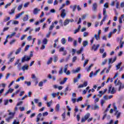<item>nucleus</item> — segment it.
Instances as JSON below:
<instances>
[{
  "instance_id": "obj_16",
  "label": "nucleus",
  "mask_w": 124,
  "mask_h": 124,
  "mask_svg": "<svg viewBox=\"0 0 124 124\" xmlns=\"http://www.w3.org/2000/svg\"><path fill=\"white\" fill-rule=\"evenodd\" d=\"M24 13H25V12L22 11L20 13L16 15V16L15 19L17 20V19H19V18H20L22 16V15H23V14H24Z\"/></svg>"
},
{
  "instance_id": "obj_51",
  "label": "nucleus",
  "mask_w": 124,
  "mask_h": 124,
  "mask_svg": "<svg viewBox=\"0 0 124 124\" xmlns=\"http://www.w3.org/2000/svg\"><path fill=\"white\" fill-rule=\"evenodd\" d=\"M101 106H103V104L105 103V100L101 99L100 101Z\"/></svg>"
},
{
  "instance_id": "obj_45",
  "label": "nucleus",
  "mask_w": 124,
  "mask_h": 124,
  "mask_svg": "<svg viewBox=\"0 0 124 124\" xmlns=\"http://www.w3.org/2000/svg\"><path fill=\"white\" fill-rule=\"evenodd\" d=\"M90 116H91V114L87 113L86 115H85L84 116V118H85V119L88 120V119H89V118H90Z\"/></svg>"
},
{
  "instance_id": "obj_12",
  "label": "nucleus",
  "mask_w": 124,
  "mask_h": 124,
  "mask_svg": "<svg viewBox=\"0 0 124 124\" xmlns=\"http://www.w3.org/2000/svg\"><path fill=\"white\" fill-rule=\"evenodd\" d=\"M97 10V3L96 2H94L93 4L92 10H93V11H96Z\"/></svg>"
},
{
  "instance_id": "obj_18",
  "label": "nucleus",
  "mask_w": 124,
  "mask_h": 124,
  "mask_svg": "<svg viewBox=\"0 0 124 124\" xmlns=\"http://www.w3.org/2000/svg\"><path fill=\"white\" fill-rule=\"evenodd\" d=\"M21 69L23 70V71L28 70L29 69V65H28V64H25L22 67Z\"/></svg>"
},
{
  "instance_id": "obj_47",
  "label": "nucleus",
  "mask_w": 124,
  "mask_h": 124,
  "mask_svg": "<svg viewBox=\"0 0 124 124\" xmlns=\"http://www.w3.org/2000/svg\"><path fill=\"white\" fill-rule=\"evenodd\" d=\"M73 41V38L69 36L68 37V42H72Z\"/></svg>"
},
{
  "instance_id": "obj_25",
  "label": "nucleus",
  "mask_w": 124,
  "mask_h": 124,
  "mask_svg": "<svg viewBox=\"0 0 124 124\" xmlns=\"http://www.w3.org/2000/svg\"><path fill=\"white\" fill-rule=\"evenodd\" d=\"M82 45L83 47H86L89 45V42L87 41H83L82 42Z\"/></svg>"
},
{
  "instance_id": "obj_7",
  "label": "nucleus",
  "mask_w": 124,
  "mask_h": 124,
  "mask_svg": "<svg viewBox=\"0 0 124 124\" xmlns=\"http://www.w3.org/2000/svg\"><path fill=\"white\" fill-rule=\"evenodd\" d=\"M111 93V94H114L115 93H116V90H115V88L112 87V86H109L108 88V93Z\"/></svg>"
},
{
  "instance_id": "obj_55",
  "label": "nucleus",
  "mask_w": 124,
  "mask_h": 124,
  "mask_svg": "<svg viewBox=\"0 0 124 124\" xmlns=\"http://www.w3.org/2000/svg\"><path fill=\"white\" fill-rule=\"evenodd\" d=\"M54 2V0H47V3L48 4H52Z\"/></svg>"
},
{
  "instance_id": "obj_63",
  "label": "nucleus",
  "mask_w": 124,
  "mask_h": 124,
  "mask_svg": "<svg viewBox=\"0 0 124 124\" xmlns=\"http://www.w3.org/2000/svg\"><path fill=\"white\" fill-rule=\"evenodd\" d=\"M26 36H27V35L25 34L23 35L20 38V40H24V39H25Z\"/></svg>"
},
{
  "instance_id": "obj_2",
  "label": "nucleus",
  "mask_w": 124,
  "mask_h": 124,
  "mask_svg": "<svg viewBox=\"0 0 124 124\" xmlns=\"http://www.w3.org/2000/svg\"><path fill=\"white\" fill-rule=\"evenodd\" d=\"M103 15L104 16V17L100 22V26H102V25H103V22H105V20H106V18H107V15H106V8H104L103 9Z\"/></svg>"
},
{
  "instance_id": "obj_58",
  "label": "nucleus",
  "mask_w": 124,
  "mask_h": 124,
  "mask_svg": "<svg viewBox=\"0 0 124 124\" xmlns=\"http://www.w3.org/2000/svg\"><path fill=\"white\" fill-rule=\"evenodd\" d=\"M51 96L53 98H55V97L57 96V94L55 93H51Z\"/></svg>"
},
{
  "instance_id": "obj_41",
  "label": "nucleus",
  "mask_w": 124,
  "mask_h": 124,
  "mask_svg": "<svg viewBox=\"0 0 124 124\" xmlns=\"http://www.w3.org/2000/svg\"><path fill=\"white\" fill-rule=\"evenodd\" d=\"M24 84H25V85H27V86H28V87H30V86L31 85V81H25Z\"/></svg>"
},
{
  "instance_id": "obj_62",
  "label": "nucleus",
  "mask_w": 124,
  "mask_h": 124,
  "mask_svg": "<svg viewBox=\"0 0 124 124\" xmlns=\"http://www.w3.org/2000/svg\"><path fill=\"white\" fill-rule=\"evenodd\" d=\"M4 105H7V104H8L9 101L8 99H5L4 100Z\"/></svg>"
},
{
  "instance_id": "obj_56",
  "label": "nucleus",
  "mask_w": 124,
  "mask_h": 124,
  "mask_svg": "<svg viewBox=\"0 0 124 124\" xmlns=\"http://www.w3.org/2000/svg\"><path fill=\"white\" fill-rule=\"evenodd\" d=\"M22 8H23V4L20 5L18 6V7L17 8V10L19 11H20V10H21Z\"/></svg>"
},
{
  "instance_id": "obj_30",
  "label": "nucleus",
  "mask_w": 124,
  "mask_h": 124,
  "mask_svg": "<svg viewBox=\"0 0 124 124\" xmlns=\"http://www.w3.org/2000/svg\"><path fill=\"white\" fill-rule=\"evenodd\" d=\"M106 92H107V89H104V91H100L99 92V93L101 94L102 95H103V94H104V93H106Z\"/></svg>"
},
{
  "instance_id": "obj_9",
  "label": "nucleus",
  "mask_w": 124,
  "mask_h": 124,
  "mask_svg": "<svg viewBox=\"0 0 124 124\" xmlns=\"http://www.w3.org/2000/svg\"><path fill=\"white\" fill-rule=\"evenodd\" d=\"M68 67V64H66L64 66V73H65L66 74V75H70V71H69V70L67 71Z\"/></svg>"
},
{
  "instance_id": "obj_15",
  "label": "nucleus",
  "mask_w": 124,
  "mask_h": 124,
  "mask_svg": "<svg viewBox=\"0 0 124 124\" xmlns=\"http://www.w3.org/2000/svg\"><path fill=\"white\" fill-rule=\"evenodd\" d=\"M66 16V14H65V10L63 9L61 11V17L62 18H64Z\"/></svg>"
},
{
  "instance_id": "obj_10",
  "label": "nucleus",
  "mask_w": 124,
  "mask_h": 124,
  "mask_svg": "<svg viewBox=\"0 0 124 124\" xmlns=\"http://www.w3.org/2000/svg\"><path fill=\"white\" fill-rule=\"evenodd\" d=\"M92 109L93 110H99V106L97 104H94V105H92Z\"/></svg>"
},
{
  "instance_id": "obj_1",
  "label": "nucleus",
  "mask_w": 124,
  "mask_h": 124,
  "mask_svg": "<svg viewBox=\"0 0 124 124\" xmlns=\"http://www.w3.org/2000/svg\"><path fill=\"white\" fill-rule=\"evenodd\" d=\"M114 84L116 86H119L118 92H121L123 89H124V84H122L121 81L119 80L118 78L115 80Z\"/></svg>"
},
{
  "instance_id": "obj_19",
  "label": "nucleus",
  "mask_w": 124,
  "mask_h": 124,
  "mask_svg": "<svg viewBox=\"0 0 124 124\" xmlns=\"http://www.w3.org/2000/svg\"><path fill=\"white\" fill-rule=\"evenodd\" d=\"M93 66V64H91L89 67L85 68L87 72H89L91 71L92 67Z\"/></svg>"
},
{
  "instance_id": "obj_53",
  "label": "nucleus",
  "mask_w": 124,
  "mask_h": 124,
  "mask_svg": "<svg viewBox=\"0 0 124 124\" xmlns=\"http://www.w3.org/2000/svg\"><path fill=\"white\" fill-rule=\"evenodd\" d=\"M77 60V57L74 56V57H73L72 62H76Z\"/></svg>"
},
{
  "instance_id": "obj_24",
  "label": "nucleus",
  "mask_w": 124,
  "mask_h": 124,
  "mask_svg": "<svg viewBox=\"0 0 124 124\" xmlns=\"http://www.w3.org/2000/svg\"><path fill=\"white\" fill-rule=\"evenodd\" d=\"M68 24H69V19H66L64 20L63 25L65 26H67V25H68Z\"/></svg>"
},
{
  "instance_id": "obj_43",
  "label": "nucleus",
  "mask_w": 124,
  "mask_h": 124,
  "mask_svg": "<svg viewBox=\"0 0 124 124\" xmlns=\"http://www.w3.org/2000/svg\"><path fill=\"white\" fill-rule=\"evenodd\" d=\"M20 63V59H17L16 61L15 62L14 65L15 66H16V65H18V64H19Z\"/></svg>"
},
{
  "instance_id": "obj_26",
  "label": "nucleus",
  "mask_w": 124,
  "mask_h": 124,
  "mask_svg": "<svg viewBox=\"0 0 124 124\" xmlns=\"http://www.w3.org/2000/svg\"><path fill=\"white\" fill-rule=\"evenodd\" d=\"M21 80H22V81H24V80H25V77H21L19 78H17L16 81V82H20V81H21Z\"/></svg>"
},
{
  "instance_id": "obj_39",
  "label": "nucleus",
  "mask_w": 124,
  "mask_h": 124,
  "mask_svg": "<svg viewBox=\"0 0 124 124\" xmlns=\"http://www.w3.org/2000/svg\"><path fill=\"white\" fill-rule=\"evenodd\" d=\"M53 59H54L53 62H58V56H57V55H54V56H53Z\"/></svg>"
},
{
  "instance_id": "obj_35",
  "label": "nucleus",
  "mask_w": 124,
  "mask_h": 124,
  "mask_svg": "<svg viewBox=\"0 0 124 124\" xmlns=\"http://www.w3.org/2000/svg\"><path fill=\"white\" fill-rule=\"evenodd\" d=\"M121 65H122V62L118 63V64L116 65V70H119V69H120Z\"/></svg>"
},
{
  "instance_id": "obj_28",
  "label": "nucleus",
  "mask_w": 124,
  "mask_h": 124,
  "mask_svg": "<svg viewBox=\"0 0 124 124\" xmlns=\"http://www.w3.org/2000/svg\"><path fill=\"white\" fill-rule=\"evenodd\" d=\"M15 9H16V7H14L11 11V12L9 13L10 15H12V14H14L15 13Z\"/></svg>"
},
{
  "instance_id": "obj_50",
  "label": "nucleus",
  "mask_w": 124,
  "mask_h": 124,
  "mask_svg": "<svg viewBox=\"0 0 124 124\" xmlns=\"http://www.w3.org/2000/svg\"><path fill=\"white\" fill-rule=\"evenodd\" d=\"M82 100H83V97H79L77 99V102H79V101H82Z\"/></svg>"
},
{
  "instance_id": "obj_29",
  "label": "nucleus",
  "mask_w": 124,
  "mask_h": 124,
  "mask_svg": "<svg viewBox=\"0 0 124 124\" xmlns=\"http://www.w3.org/2000/svg\"><path fill=\"white\" fill-rule=\"evenodd\" d=\"M61 43H62V45H64V44H65V43H66V40H65V38H62L61 39Z\"/></svg>"
},
{
  "instance_id": "obj_22",
  "label": "nucleus",
  "mask_w": 124,
  "mask_h": 124,
  "mask_svg": "<svg viewBox=\"0 0 124 124\" xmlns=\"http://www.w3.org/2000/svg\"><path fill=\"white\" fill-rule=\"evenodd\" d=\"M60 108H61V106H60V104H57L55 107V111L59 112L60 111Z\"/></svg>"
},
{
  "instance_id": "obj_40",
  "label": "nucleus",
  "mask_w": 124,
  "mask_h": 124,
  "mask_svg": "<svg viewBox=\"0 0 124 124\" xmlns=\"http://www.w3.org/2000/svg\"><path fill=\"white\" fill-rule=\"evenodd\" d=\"M52 62H53V58L51 57L47 61V64H50L52 63Z\"/></svg>"
},
{
  "instance_id": "obj_23",
  "label": "nucleus",
  "mask_w": 124,
  "mask_h": 124,
  "mask_svg": "<svg viewBox=\"0 0 124 124\" xmlns=\"http://www.w3.org/2000/svg\"><path fill=\"white\" fill-rule=\"evenodd\" d=\"M76 7H77V5H75L74 6H73L72 5H71L70 6V8H71V9H73V12L76 10Z\"/></svg>"
},
{
  "instance_id": "obj_34",
  "label": "nucleus",
  "mask_w": 124,
  "mask_h": 124,
  "mask_svg": "<svg viewBox=\"0 0 124 124\" xmlns=\"http://www.w3.org/2000/svg\"><path fill=\"white\" fill-rule=\"evenodd\" d=\"M14 60H15V57L10 58L9 62H8V64H9L10 62H14Z\"/></svg>"
},
{
  "instance_id": "obj_36",
  "label": "nucleus",
  "mask_w": 124,
  "mask_h": 124,
  "mask_svg": "<svg viewBox=\"0 0 124 124\" xmlns=\"http://www.w3.org/2000/svg\"><path fill=\"white\" fill-rule=\"evenodd\" d=\"M42 42H43V44H44V45H46L47 43H48V40H47L46 38H44Z\"/></svg>"
},
{
  "instance_id": "obj_5",
  "label": "nucleus",
  "mask_w": 124,
  "mask_h": 124,
  "mask_svg": "<svg viewBox=\"0 0 124 124\" xmlns=\"http://www.w3.org/2000/svg\"><path fill=\"white\" fill-rule=\"evenodd\" d=\"M16 112H9V115L11 116L9 117L8 118L6 119V121H7L8 123H9V121L11 120V119H13L14 115H15Z\"/></svg>"
},
{
  "instance_id": "obj_31",
  "label": "nucleus",
  "mask_w": 124,
  "mask_h": 124,
  "mask_svg": "<svg viewBox=\"0 0 124 124\" xmlns=\"http://www.w3.org/2000/svg\"><path fill=\"white\" fill-rule=\"evenodd\" d=\"M53 103V101L50 100L49 102H47L46 103L47 107H51V105H52V104Z\"/></svg>"
},
{
  "instance_id": "obj_20",
  "label": "nucleus",
  "mask_w": 124,
  "mask_h": 124,
  "mask_svg": "<svg viewBox=\"0 0 124 124\" xmlns=\"http://www.w3.org/2000/svg\"><path fill=\"white\" fill-rule=\"evenodd\" d=\"M15 34H16V32H13L12 34L8 35L6 37V39H8V38H12V37L15 36Z\"/></svg>"
},
{
  "instance_id": "obj_64",
  "label": "nucleus",
  "mask_w": 124,
  "mask_h": 124,
  "mask_svg": "<svg viewBox=\"0 0 124 124\" xmlns=\"http://www.w3.org/2000/svg\"><path fill=\"white\" fill-rule=\"evenodd\" d=\"M31 78L32 79H36V76H35V75L34 74H33L31 75Z\"/></svg>"
},
{
  "instance_id": "obj_3",
  "label": "nucleus",
  "mask_w": 124,
  "mask_h": 124,
  "mask_svg": "<svg viewBox=\"0 0 124 124\" xmlns=\"http://www.w3.org/2000/svg\"><path fill=\"white\" fill-rule=\"evenodd\" d=\"M100 46V45L97 44L95 45L94 44L91 47V51H94V52H96L97 50H98V48Z\"/></svg>"
},
{
  "instance_id": "obj_11",
  "label": "nucleus",
  "mask_w": 124,
  "mask_h": 124,
  "mask_svg": "<svg viewBox=\"0 0 124 124\" xmlns=\"http://www.w3.org/2000/svg\"><path fill=\"white\" fill-rule=\"evenodd\" d=\"M88 86V81H85L83 84H80L78 86V89L85 88Z\"/></svg>"
},
{
  "instance_id": "obj_61",
  "label": "nucleus",
  "mask_w": 124,
  "mask_h": 124,
  "mask_svg": "<svg viewBox=\"0 0 124 124\" xmlns=\"http://www.w3.org/2000/svg\"><path fill=\"white\" fill-rule=\"evenodd\" d=\"M53 124V121H50L49 123L45 122H43V124Z\"/></svg>"
},
{
  "instance_id": "obj_21",
  "label": "nucleus",
  "mask_w": 124,
  "mask_h": 124,
  "mask_svg": "<svg viewBox=\"0 0 124 124\" xmlns=\"http://www.w3.org/2000/svg\"><path fill=\"white\" fill-rule=\"evenodd\" d=\"M28 20H29V15H26L23 18V22H26Z\"/></svg>"
},
{
  "instance_id": "obj_8",
  "label": "nucleus",
  "mask_w": 124,
  "mask_h": 124,
  "mask_svg": "<svg viewBox=\"0 0 124 124\" xmlns=\"http://www.w3.org/2000/svg\"><path fill=\"white\" fill-rule=\"evenodd\" d=\"M100 71V69H98V70H97L95 73H93V71H92L90 73V75L89 76V77H90V78H92V77H93V75H94V76H96L97 75V73H98V72H99Z\"/></svg>"
},
{
  "instance_id": "obj_17",
  "label": "nucleus",
  "mask_w": 124,
  "mask_h": 124,
  "mask_svg": "<svg viewBox=\"0 0 124 124\" xmlns=\"http://www.w3.org/2000/svg\"><path fill=\"white\" fill-rule=\"evenodd\" d=\"M80 70H81V68L78 67L76 70L74 69L72 70V73H73L74 74H75V73H78Z\"/></svg>"
},
{
  "instance_id": "obj_32",
  "label": "nucleus",
  "mask_w": 124,
  "mask_h": 124,
  "mask_svg": "<svg viewBox=\"0 0 124 124\" xmlns=\"http://www.w3.org/2000/svg\"><path fill=\"white\" fill-rule=\"evenodd\" d=\"M88 90H90V86L87 87L86 88V90H84L82 92L83 94H86L87 93V91H88Z\"/></svg>"
},
{
  "instance_id": "obj_59",
  "label": "nucleus",
  "mask_w": 124,
  "mask_h": 124,
  "mask_svg": "<svg viewBox=\"0 0 124 124\" xmlns=\"http://www.w3.org/2000/svg\"><path fill=\"white\" fill-rule=\"evenodd\" d=\"M89 35V32H84L83 33V36L84 37H86V36H88Z\"/></svg>"
},
{
  "instance_id": "obj_44",
  "label": "nucleus",
  "mask_w": 124,
  "mask_h": 124,
  "mask_svg": "<svg viewBox=\"0 0 124 124\" xmlns=\"http://www.w3.org/2000/svg\"><path fill=\"white\" fill-rule=\"evenodd\" d=\"M113 109H114V112H117V111H119L117 110L118 108H117L115 103L113 104Z\"/></svg>"
},
{
  "instance_id": "obj_6",
  "label": "nucleus",
  "mask_w": 124,
  "mask_h": 124,
  "mask_svg": "<svg viewBox=\"0 0 124 124\" xmlns=\"http://www.w3.org/2000/svg\"><path fill=\"white\" fill-rule=\"evenodd\" d=\"M117 60V58L115 57L113 60V58H110L108 59V69H110L111 68V65H110V63H113V62H116V60Z\"/></svg>"
},
{
  "instance_id": "obj_54",
  "label": "nucleus",
  "mask_w": 124,
  "mask_h": 124,
  "mask_svg": "<svg viewBox=\"0 0 124 124\" xmlns=\"http://www.w3.org/2000/svg\"><path fill=\"white\" fill-rule=\"evenodd\" d=\"M20 122L17 121L16 119L14 120V122H13V124H19Z\"/></svg>"
},
{
  "instance_id": "obj_46",
  "label": "nucleus",
  "mask_w": 124,
  "mask_h": 124,
  "mask_svg": "<svg viewBox=\"0 0 124 124\" xmlns=\"http://www.w3.org/2000/svg\"><path fill=\"white\" fill-rule=\"evenodd\" d=\"M88 62H89V60H85L84 63L83 64L84 67H85V66H86V65L88 64Z\"/></svg>"
},
{
  "instance_id": "obj_37",
  "label": "nucleus",
  "mask_w": 124,
  "mask_h": 124,
  "mask_svg": "<svg viewBox=\"0 0 124 124\" xmlns=\"http://www.w3.org/2000/svg\"><path fill=\"white\" fill-rule=\"evenodd\" d=\"M94 37H95L96 40H99L100 39V35H96V34H94Z\"/></svg>"
},
{
  "instance_id": "obj_49",
  "label": "nucleus",
  "mask_w": 124,
  "mask_h": 124,
  "mask_svg": "<svg viewBox=\"0 0 124 124\" xmlns=\"http://www.w3.org/2000/svg\"><path fill=\"white\" fill-rule=\"evenodd\" d=\"M30 47V46L28 45L25 46V48L24 49V51L26 52L27 51H28V50H29V48Z\"/></svg>"
},
{
  "instance_id": "obj_4",
  "label": "nucleus",
  "mask_w": 124,
  "mask_h": 124,
  "mask_svg": "<svg viewBox=\"0 0 124 124\" xmlns=\"http://www.w3.org/2000/svg\"><path fill=\"white\" fill-rule=\"evenodd\" d=\"M31 60V57H29L28 55H24L23 57L22 58L21 62H29Z\"/></svg>"
},
{
  "instance_id": "obj_38",
  "label": "nucleus",
  "mask_w": 124,
  "mask_h": 124,
  "mask_svg": "<svg viewBox=\"0 0 124 124\" xmlns=\"http://www.w3.org/2000/svg\"><path fill=\"white\" fill-rule=\"evenodd\" d=\"M55 28V25H54V22H52L51 25L50 26L49 28V31H52L53 29Z\"/></svg>"
},
{
  "instance_id": "obj_60",
  "label": "nucleus",
  "mask_w": 124,
  "mask_h": 124,
  "mask_svg": "<svg viewBox=\"0 0 124 124\" xmlns=\"http://www.w3.org/2000/svg\"><path fill=\"white\" fill-rule=\"evenodd\" d=\"M13 24L14 25H18V24H19V21L17 20H15L13 22Z\"/></svg>"
},
{
  "instance_id": "obj_42",
  "label": "nucleus",
  "mask_w": 124,
  "mask_h": 124,
  "mask_svg": "<svg viewBox=\"0 0 124 124\" xmlns=\"http://www.w3.org/2000/svg\"><path fill=\"white\" fill-rule=\"evenodd\" d=\"M21 50H22V48L19 47L16 52V55H18V54H19L20 52H21Z\"/></svg>"
},
{
  "instance_id": "obj_14",
  "label": "nucleus",
  "mask_w": 124,
  "mask_h": 124,
  "mask_svg": "<svg viewBox=\"0 0 124 124\" xmlns=\"http://www.w3.org/2000/svg\"><path fill=\"white\" fill-rule=\"evenodd\" d=\"M121 115H122V112L119 111H116L115 113V116H116V119H120L121 118Z\"/></svg>"
},
{
  "instance_id": "obj_33",
  "label": "nucleus",
  "mask_w": 124,
  "mask_h": 124,
  "mask_svg": "<svg viewBox=\"0 0 124 124\" xmlns=\"http://www.w3.org/2000/svg\"><path fill=\"white\" fill-rule=\"evenodd\" d=\"M67 81V78H65L64 79L60 82L61 85H63V84L65 83V82Z\"/></svg>"
},
{
  "instance_id": "obj_57",
  "label": "nucleus",
  "mask_w": 124,
  "mask_h": 124,
  "mask_svg": "<svg viewBox=\"0 0 124 124\" xmlns=\"http://www.w3.org/2000/svg\"><path fill=\"white\" fill-rule=\"evenodd\" d=\"M22 66V64L21 63H20L19 64H18L17 66V69H18L19 70H21V66Z\"/></svg>"
},
{
  "instance_id": "obj_27",
  "label": "nucleus",
  "mask_w": 124,
  "mask_h": 124,
  "mask_svg": "<svg viewBox=\"0 0 124 124\" xmlns=\"http://www.w3.org/2000/svg\"><path fill=\"white\" fill-rule=\"evenodd\" d=\"M83 50H84V48L83 47H81L80 49V50L77 51V55H80L83 52Z\"/></svg>"
},
{
  "instance_id": "obj_48",
  "label": "nucleus",
  "mask_w": 124,
  "mask_h": 124,
  "mask_svg": "<svg viewBox=\"0 0 124 124\" xmlns=\"http://www.w3.org/2000/svg\"><path fill=\"white\" fill-rule=\"evenodd\" d=\"M98 101H99V98H95V99L94 100V104H96V103H97V102H98Z\"/></svg>"
},
{
  "instance_id": "obj_13",
  "label": "nucleus",
  "mask_w": 124,
  "mask_h": 124,
  "mask_svg": "<svg viewBox=\"0 0 124 124\" xmlns=\"http://www.w3.org/2000/svg\"><path fill=\"white\" fill-rule=\"evenodd\" d=\"M40 9L35 8L33 10V14L34 15H37L38 14L39 12H40Z\"/></svg>"
},
{
  "instance_id": "obj_52",
  "label": "nucleus",
  "mask_w": 124,
  "mask_h": 124,
  "mask_svg": "<svg viewBox=\"0 0 124 124\" xmlns=\"http://www.w3.org/2000/svg\"><path fill=\"white\" fill-rule=\"evenodd\" d=\"M12 55H13V51L10 52V53L8 55V59H10Z\"/></svg>"
}]
</instances>
